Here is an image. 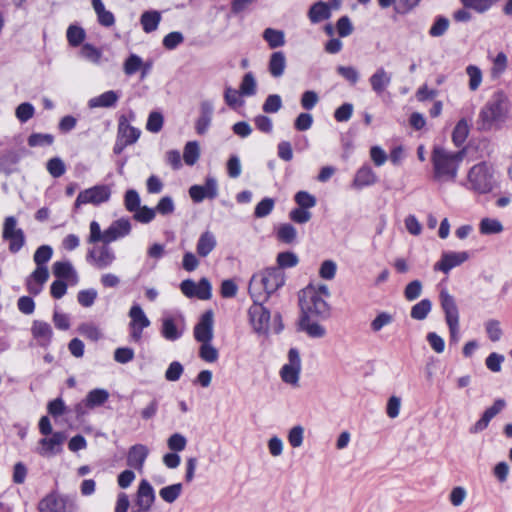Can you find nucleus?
<instances>
[{
  "instance_id": "11",
  "label": "nucleus",
  "mask_w": 512,
  "mask_h": 512,
  "mask_svg": "<svg viewBox=\"0 0 512 512\" xmlns=\"http://www.w3.org/2000/svg\"><path fill=\"white\" fill-rule=\"evenodd\" d=\"M264 302L253 300L248 310L250 324L258 334H266L269 329L270 311L263 306Z\"/></svg>"
},
{
  "instance_id": "28",
  "label": "nucleus",
  "mask_w": 512,
  "mask_h": 512,
  "mask_svg": "<svg viewBox=\"0 0 512 512\" xmlns=\"http://www.w3.org/2000/svg\"><path fill=\"white\" fill-rule=\"evenodd\" d=\"M213 115V106L210 102H202L200 106V116L195 123L196 132L203 135L207 132Z\"/></svg>"
},
{
  "instance_id": "50",
  "label": "nucleus",
  "mask_w": 512,
  "mask_h": 512,
  "mask_svg": "<svg viewBox=\"0 0 512 512\" xmlns=\"http://www.w3.org/2000/svg\"><path fill=\"white\" fill-rule=\"evenodd\" d=\"M288 442L291 447L299 448L304 441V427L301 425H295L288 431Z\"/></svg>"
},
{
  "instance_id": "53",
  "label": "nucleus",
  "mask_w": 512,
  "mask_h": 512,
  "mask_svg": "<svg viewBox=\"0 0 512 512\" xmlns=\"http://www.w3.org/2000/svg\"><path fill=\"white\" fill-rule=\"evenodd\" d=\"M54 142L52 134L33 133L28 138V145L30 147L49 146Z\"/></svg>"
},
{
  "instance_id": "5",
  "label": "nucleus",
  "mask_w": 512,
  "mask_h": 512,
  "mask_svg": "<svg viewBox=\"0 0 512 512\" xmlns=\"http://www.w3.org/2000/svg\"><path fill=\"white\" fill-rule=\"evenodd\" d=\"M301 316L325 319L330 314V307L322 298L316 288L307 286L299 295Z\"/></svg>"
},
{
  "instance_id": "3",
  "label": "nucleus",
  "mask_w": 512,
  "mask_h": 512,
  "mask_svg": "<svg viewBox=\"0 0 512 512\" xmlns=\"http://www.w3.org/2000/svg\"><path fill=\"white\" fill-rule=\"evenodd\" d=\"M508 111V96L501 90L494 92L479 112L478 129L490 131L498 128L506 120Z\"/></svg>"
},
{
  "instance_id": "8",
  "label": "nucleus",
  "mask_w": 512,
  "mask_h": 512,
  "mask_svg": "<svg viewBox=\"0 0 512 512\" xmlns=\"http://www.w3.org/2000/svg\"><path fill=\"white\" fill-rule=\"evenodd\" d=\"M38 510L39 512H75L77 505L69 496L50 493L39 502Z\"/></svg>"
},
{
  "instance_id": "15",
  "label": "nucleus",
  "mask_w": 512,
  "mask_h": 512,
  "mask_svg": "<svg viewBox=\"0 0 512 512\" xmlns=\"http://www.w3.org/2000/svg\"><path fill=\"white\" fill-rule=\"evenodd\" d=\"M183 332L184 324L181 316L167 315L161 319L160 333L164 339L174 342L182 337Z\"/></svg>"
},
{
  "instance_id": "22",
  "label": "nucleus",
  "mask_w": 512,
  "mask_h": 512,
  "mask_svg": "<svg viewBox=\"0 0 512 512\" xmlns=\"http://www.w3.org/2000/svg\"><path fill=\"white\" fill-rule=\"evenodd\" d=\"M148 454L149 449L143 444H135L131 446L127 454V465L141 472Z\"/></svg>"
},
{
  "instance_id": "51",
  "label": "nucleus",
  "mask_w": 512,
  "mask_h": 512,
  "mask_svg": "<svg viewBox=\"0 0 512 512\" xmlns=\"http://www.w3.org/2000/svg\"><path fill=\"white\" fill-rule=\"evenodd\" d=\"M199 356L204 361L213 363L217 361L219 353L218 350L211 345V342H203L199 350Z\"/></svg>"
},
{
  "instance_id": "55",
  "label": "nucleus",
  "mask_w": 512,
  "mask_h": 512,
  "mask_svg": "<svg viewBox=\"0 0 512 512\" xmlns=\"http://www.w3.org/2000/svg\"><path fill=\"white\" fill-rule=\"evenodd\" d=\"M465 8L472 9L477 13H484L492 6V0H460Z\"/></svg>"
},
{
  "instance_id": "19",
  "label": "nucleus",
  "mask_w": 512,
  "mask_h": 512,
  "mask_svg": "<svg viewBox=\"0 0 512 512\" xmlns=\"http://www.w3.org/2000/svg\"><path fill=\"white\" fill-rule=\"evenodd\" d=\"M468 258L469 254L466 251L444 252L441 259L434 265V270H439L447 274L454 267L467 261Z\"/></svg>"
},
{
  "instance_id": "47",
  "label": "nucleus",
  "mask_w": 512,
  "mask_h": 512,
  "mask_svg": "<svg viewBox=\"0 0 512 512\" xmlns=\"http://www.w3.org/2000/svg\"><path fill=\"white\" fill-rule=\"evenodd\" d=\"M450 25L448 18L444 16H437L434 23L429 29L431 37H440L446 33Z\"/></svg>"
},
{
  "instance_id": "36",
  "label": "nucleus",
  "mask_w": 512,
  "mask_h": 512,
  "mask_svg": "<svg viewBox=\"0 0 512 512\" xmlns=\"http://www.w3.org/2000/svg\"><path fill=\"white\" fill-rule=\"evenodd\" d=\"M88 408L93 409L95 407L103 405L109 398V392L102 388L93 389L86 395Z\"/></svg>"
},
{
  "instance_id": "37",
  "label": "nucleus",
  "mask_w": 512,
  "mask_h": 512,
  "mask_svg": "<svg viewBox=\"0 0 512 512\" xmlns=\"http://www.w3.org/2000/svg\"><path fill=\"white\" fill-rule=\"evenodd\" d=\"M276 237L280 242L292 244L296 242L297 230L289 223L281 224L276 231Z\"/></svg>"
},
{
  "instance_id": "2",
  "label": "nucleus",
  "mask_w": 512,
  "mask_h": 512,
  "mask_svg": "<svg viewBox=\"0 0 512 512\" xmlns=\"http://www.w3.org/2000/svg\"><path fill=\"white\" fill-rule=\"evenodd\" d=\"M285 273L280 268L269 267L252 275L248 291L253 300L267 301L285 284Z\"/></svg>"
},
{
  "instance_id": "29",
  "label": "nucleus",
  "mask_w": 512,
  "mask_h": 512,
  "mask_svg": "<svg viewBox=\"0 0 512 512\" xmlns=\"http://www.w3.org/2000/svg\"><path fill=\"white\" fill-rule=\"evenodd\" d=\"M377 182V176L373 169L368 166L364 165L361 168H359L355 174L354 180H353V186L355 188H363L365 186L373 185Z\"/></svg>"
},
{
  "instance_id": "49",
  "label": "nucleus",
  "mask_w": 512,
  "mask_h": 512,
  "mask_svg": "<svg viewBox=\"0 0 512 512\" xmlns=\"http://www.w3.org/2000/svg\"><path fill=\"white\" fill-rule=\"evenodd\" d=\"M78 331L81 335L91 341H98L102 338L101 330L92 323H83L78 327Z\"/></svg>"
},
{
  "instance_id": "62",
  "label": "nucleus",
  "mask_w": 512,
  "mask_h": 512,
  "mask_svg": "<svg viewBox=\"0 0 512 512\" xmlns=\"http://www.w3.org/2000/svg\"><path fill=\"white\" fill-rule=\"evenodd\" d=\"M486 333L493 342L499 341L503 332L498 320L491 319L485 323Z\"/></svg>"
},
{
  "instance_id": "56",
  "label": "nucleus",
  "mask_w": 512,
  "mask_h": 512,
  "mask_svg": "<svg viewBox=\"0 0 512 512\" xmlns=\"http://www.w3.org/2000/svg\"><path fill=\"white\" fill-rule=\"evenodd\" d=\"M276 268L283 270L284 268H291L298 264V257L293 252H281L277 256Z\"/></svg>"
},
{
  "instance_id": "59",
  "label": "nucleus",
  "mask_w": 512,
  "mask_h": 512,
  "mask_svg": "<svg viewBox=\"0 0 512 512\" xmlns=\"http://www.w3.org/2000/svg\"><path fill=\"white\" fill-rule=\"evenodd\" d=\"M167 445L171 451L181 452L187 445V439L180 433H174L168 438Z\"/></svg>"
},
{
  "instance_id": "13",
  "label": "nucleus",
  "mask_w": 512,
  "mask_h": 512,
  "mask_svg": "<svg viewBox=\"0 0 512 512\" xmlns=\"http://www.w3.org/2000/svg\"><path fill=\"white\" fill-rule=\"evenodd\" d=\"M115 259L116 255L113 249L105 243L89 249L86 255L87 262L99 270L110 267Z\"/></svg>"
},
{
  "instance_id": "6",
  "label": "nucleus",
  "mask_w": 512,
  "mask_h": 512,
  "mask_svg": "<svg viewBox=\"0 0 512 512\" xmlns=\"http://www.w3.org/2000/svg\"><path fill=\"white\" fill-rule=\"evenodd\" d=\"M441 307L445 314V320L449 328L450 339L452 342L459 340V312L452 295L446 290L440 292Z\"/></svg>"
},
{
  "instance_id": "20",
  "label": "nucleus",
  "mask_w": 512,
  "mask_h": 512,
  "mask_svg": "<svg viewBox=\"0 0 512 512\" xmlns=\"http://www.w3.org/2000/svg\"><path fill=\"white\" fill-rule=\"evenodd\" d=\"M131 232V222L128 218H120L111 223L105 230V244L127 236Z\"/></svg>"
},
{
  "instance_id": "17",
  "label": "nucleus",
  "mask_w": 512,
  "mask_h": 512,
  "mask_svg": "<svg viewBox=\"0 0 512 512\" xmlns=\"http://www.w3.org/2000/svg\"><path fill=\"white\" fill-rule=\"evenodd\" d=\"M66 440L63 432H54L50 438H42L39 441L38 453L44 457L54 456L62 451V445Z\"/></svg>"
},
{
  "instance_id": "26",
  "label": "nucleus",
  "mask_w": 512,
  "mask_h": 512,
  "mask_svg": "<svg viewBox=\"0 0 512 512\" xmlns=\"http://www.w3.org/2000/svg\"><path fill=\"white\" fill-rule=\"evenodd\" d=\"M140 130L131 126L125 116H121L118 124L117 137L126 142V144L135 143L140 137Z\"/></svg>"
},
{
  "instance_id": "12",
  "label": "nucleus",
  "mask_w": 512,
  "mask_h": 512,
  "mask_svg": "<svg viewBox=\"0 0 512 512\" xmlns=\"http://www.w3.org/2000/svg\"><path fill=\"white\" fill-rule=\"evenodd\" d=\"M301 372V358L298 349L291 348L288 352V363L284 364L280 370V377L283 382L298 386Z\"/></svg>"
},
{
  "instance_id": "64",
  "label": "nucleus",
  "mask_w": 512,
  "mask_h": 512,
  "mask_svg": "<svg viewBox=\"0 0 512 512\" xmlns=\"http://www.w3.org/2000/svg\"><path fill=\"white\" fill-rule=\"evenodd\" d=\"M184 41V36L181 32H178V31H174V32H170L168 33L164 38H163V46L168 49V50H173L175 49L178 45H180L181 43H183Z\"/></svg>"
},
{
  "instance_id": "1",
  "label": "nucleus",
  "mask_w": 512,
  "mask_h": 512,
  "mask_svg": "<svg viewBox=\"0 0 512 512\" xmlns=\"http://www.w3.org/2000/svg\"><path fill=\"white\" fill-rule=\"evenodd\" d=\"M464 157V150L453 152L444 147L435 146L431 153L434 181L439 183L454 182Z\"/></svg>"
},
{
  "instance_id": "58",
  "label": "nucleus",
  "mask_w": 512,
  "mask_h": 512,
  "mask_svg": "<svg viewBox=\"0 0 512 512\" xmlns=\"http://www.w3.org/2000/svg\"><path fill=\"white\" fill-rule=\"evenodd\" d=\"M35 109L32 104L28 102L21 103L15 110V115L22 123L27 122L34 116Z\"/></svg>"
},
{
  "instance_id": "32",
  "label": "nucleus",
  "mask_w": 512,
  "mask_h": 512,
  "mask_svg": "<svg viewBox=\"0 0 512 512\" xmlns=\"http://www.w3.org/2000/svg\"><path fill=\"white\" fill-rule=\"evenodd\" d=\"M313 318L314 317L301 316L299 320L301 330L305 331L312 338L324 337L326 329L317 322H313Z\"/></svg>"
},
{
  "instance_id": "39",
  "label": "nucleus",
  "mask_w": 512,
  "mask_h": 512,
  "mask_svg": "<svg viewBox=\"0 0 512 512\" xmlns=\"http://www.w3.org/2000/svg\"><path fill=\"white\" fill-rule=\"evenodd\" d=\"M469 134V124L466 119L457 122L452 132V141L456 146H461L467 139Z\"/></svg>"
},
{
  "instance_id": "31",
  "label": "nucleus",
  "mask_w": 512,
  "mask_h": 512,
  "mask_svg": "<svg viewBox=\"0 0 512 512\" xmlns=\"http://www.w3.org/2000/svg\"><path fill=\"white\" fill-rule=\"evenodd\" d=\"M161 13L157 10H148L142 13L140 24L145 33H152L158 29L161 22Z\"/></svg>"
},
{
  "instance_id": "45",
  "label": "nucleus",
  "mask_w": 512,
  "mask_h": 512,
  "mask_svg": "<svg viewBox=\"0 0 512 512\" xmlns=\"http://www.w3.org/2000/svg\"><path fill=\"white\" fill-rule=\"evenodd\" d=\"M182 492V484L176 483L173 485L165 486L159 491L160 497L167 503H173L177 500Z\"/></svg>"
},
{
  "instance_id": "41",
  "label": "nucleus",
  "mask_w": 512,
  "mask_h": 512,
  "mask_svg": "<svg viewBox=\"0 0 512 512\" xmlns=\"http://www.w3.org/2000/svg\"><path fill=\"white\" fill-rule=\"evenodd\" d=\"M432 309V303L429 299H422L412 308L410 315L415 320H424Z\"/></svg>"
},
{
  "instance_id": "43",
  "label": "nucleus",
  "mask_w": 512,
  "mask_h": 512,
  "mask_svg": "<svg viewBox=\"0 0 512 512\" xmlns=\"http://www.w3.org/2000/svg\"><path fill=\"white\" fill-rule=\"evenodd\" d=\"M67 40L72 47L79 46L85 39L86 33L84 29L77 25H70L67 29Z\"/></svg>"
},
{
  "instance_id": "35",
  "label": "nucleus",
  "mask_w": 512,
  "mask_h": 512,
  "mask_svg": "<svg viewBox=\"0 0 512 512\" xmlns=\"http://www.w3.org/2000/svg\"><path fill=\"white\" fill-rule=\"evenodd\" d=\"M53 274L60 279L77 278V273L68 261H57L53 264Z\"/></svg>"
},
{
  "instance_id": "34",
  "label": "nucleus",
  "mask_w": 512,
  "mask_h": 512,
  "mask_svg": "<svg viewBox=\"0 0 512 512\" xmlns=\"http://www.w3.org/2000/svg\"><path fill=\"white\" fill-rule=\"evenodd\" d=\"M262 36L271 49L282 47L285 44V34L281 30L266 28Z\"/></svg>"
},
{
  "instance_id": "61",
  "label": "nucleus",
  "mask_w": 512,
  "mask_h": 512,
  "mask_svg": "<svg viewBox=\"0 0 512 512\" xmlns=\"http://www.w3.org/2000/svg\"><path fill=\"white\" fill-rule=\"evenodd\" d=\"M212 296V287L207 278H202L196 283V298L209 300Z\"/></svg>"
},
{
  "instance_id": "27",
  "label": "nucleus",
  "mask_w": 512,
  "mask_h": 512,
  "mask_svg": "<svg viewBox=\"0 0 512 512\" xmlns=\"http://www.w3.org/2000/svg\"><path fill=\"white\" fill-rule=\"evenodd\" d=\"M287 66V59L283 51H276L270 55L268 61V71L274 78L283 76Z\"/></svg>"
},
{
  "instance_id": "18",
  "label": "nucleus",
  "mask_w": 512,
  "mask_h": 512,
  "mask_svg": "<svg viewBox=\"0 0 512 512\" xmlns=\"http://www.w3.org/2000/svg\"><path fill=\"white\" fill-rule=\"evenodd\" d=\"M194 337L198 342H211L213 338V312L211 310L202 314L194 327Z\"/></svg>"
},
{
  "instance_id": "52",
  "label": "nucleus",
  "mask_w": 512,
  "mask_h": 512,
  "mask_svg": "<svg viewBox=\"0 0 512 512\" xmlns=\"http://www.w3.org/2000/svg\"><path fill=\"white\" fill-rule=\"evenodd\" d=\"M124 205L127 211L134 213L140 207V196L134 189H129L124 195Z\"/></svg>"
},
{
  "instance_id": "16",
  "label": "nucleus",
  "mask_w": 512,
  "mask_h": 512,
  "mask_svg": "<svg viewBox=\"0 0 512 512\" xmlns=\"http://www.w3.org/2000/svg\"><path fill=\"white\" fill-rule=\"evenodd\" d=\"M189 195L196 203L202 202L205 198L214 199L218 195L217 181L214 178H207L204 185L191 186Z\"/></svg>"
},
{
  "instance_id": "23",
  "label": "nucleus",
  "mask_w": 512,
  "mask_h": 512,
  "mask_svg": "<svg viewBox=\"0 0 512 512\" xmlns=\"http://www.w3.org/2000/svg\"><path fill=\"white\" fill-rule=\"evenodd\" d=\"M33 337L42 347H48L51 343L53 331L49 323L35 320L31 327Z\"/></svg>"
},
{
  "instance_id": "14",
  "label": "nucleus",
  "mask_w": 512,
  "mask_h": 512,
  "mask_svg": "<svg viewBox=\"0 0 512 512\" xmlns=\"http://www.w3.org/2000/svg\"><path fill=\"white\" fill-rule=\"evenodd\" d=\"M156 499L152 485L143 479L140 481L135 494L132 512H148Z\"/></svg>"
},
{
  "instance_id": "54",
  "label": "nucleus",
  "mask_w": 512,
  "mask_h": 512,
  "mask_svg": "<svg viewBox=\"0 0 512 512\" xmlns=\"http://www.w3.org/2000/svg\"><path fill=\"white\" fill-rule=\"evenodd\" d=\"M294 200L299 208L310 209L316 205V198L307 191H299L295 194Z\"/></svg>"
},
{
  "instance_id": "63",
  "label": "nucleus",
  "mask_w": 512,
  "mask_h": 512,
  "mask_svg": "<svg viewBox=\"0 0 512 512\" xmlns=\"http://www.w3.org/2000/svg\"><path fill=\"white\" fill-rule=\"evenodd\" d=\"M47 170L53 177L58 178L65 173L66 167L62 159L54 157L47 162Z\"/></svg>"
},
{
  "instance_id": "7",
  "label": "nucleus",
  "mask_w": 512,
  "mask_h": 512,
  "mask_svg": "<svg viewBox=\"0 0 512 512\" xmlns=\"http://www.w3.org/2000/svg\"><path fill=\"white\" fill-rule=\"evenodd\" d=\"M111 188L108 185H95L81 191L74 203V209H79L82 205L92 204L99 206L110 200Z\"/></svg>"
},
{
  "instance_id": "42",
  "label": "nucleus",
  "mask_w": 512,
  "mask_h": 512,
  "mask_svg": "<svg viewBox=\"0 0 512 512\" xmlns=\"http://www.w3.org/2000/svg\"><path fill=\"white\" fill-rule=\"evenodd\" d=\"M239 90L243 96H253L256 94L257 82L252 72H247L243 76Z\"/></svg>"
},
{
  "instance_id": "60",
  "label": "nucleus",
  "mask_w": 512,
  "mask_h": 512,
  "mask_svg": "<svg viewBox=\"0 0 512 512\" xmlns=\"http://www.w3.org/2000/svg\"><path fill=\"white\" fill-rule=\"evenodd\" d=\"M274 208V200L272 198L262 199L255 207L254 215L257 218L268 216Z\"/></svg>"
},
{
  "instance_id": "4",
  "label": "nucleus",
  "mask_w": 512,
  "mask_h": 512,
  "mask_svg": "<svg viewBox=\"0 0 512 512\" xmlns=\"http://www.w3.org/2000/svg\"><path fill=\"white\" fill-rule=\"evenodd\" d=\"M463 185L468 190L478 194H487L491 192L496 186L492 166L486 162H480L473 165L469 169L467 181Z\"/></svg>"
},
{
  "instance_id": "30",
  "label": "nucleus",
  "mask_w": 512,
  "mask_h": 512,
  "mask_svg": "<svg viewBox=\"0 0 512 512\" xmlns=\"http://www.w3.org/2000/svg\"><path fill=\"white\" fill-rule=\"evenodd\" d=\"M331 17V7L328 3L318 1L314 3L309 11L308 18L313 24H317L321 21L327 20Z\"/></svg>"
},
{
  "instance_id": "9",
  "label": "nucleus",
  "mask_w": 512,
  "mask_h": 512,
  "mask_svg": "<svg viewBox=\"0 0 512 512\" xmlns=\"http://www.w3.org/2000/svg\"><path fill=\"white\" fill-rule=\"evenodd\" d=\"M17 219L14 216H8L3 223L2 238L9 242V250L17 253L25 244V235L21 228L17 227Z\"/></svg>"
},
{
  "instance_id": "46",
  "label": "nucleus",
  "mask_w": 512,
  "mask_h": 512,
  "mask_svg": "<svg viewBox=\"0 0 512 512\" xmlns=\"http://www.w3.org/2000/svg\"><path fill=\"white\" fill-rule=\"evenodd\" d=\"M479 230L482 234H498L503 231V225L497 219L484 218L481 220Z\"/></svg>"
},
{
  "instance_id": "40",
  "label": "nucleus",
  "mask_w": 512,
  "mask_h": 512,
  "mask_svg": "<svg viewBox=\"0 0 512 512\" xmlns=\"http://www.w3.org/2000/svg\"><path fill=\"white\" fill-rule=\"evenodd\" d=\"M200 157V148L199 144L196 141H189L186 143L184 147L183 159L184 162L192 166L194 165Z\"/></svg>"
},
{
  "instance_id": "57",
  "label": "nucleus",
  "mask_w": 512,
  "mask_h": 512,
  "mask_svg": "<svg viewBox=\"0 0 512 512\" xmlns=\"http://www.w3.org/2000/svg\"><path fill=\"white\" fill-rule=\"evenodd\" d=\"M156 216L155 209L147 206H140L133 214V218L140 223H150Z\"/></svg>"
},
{
  "instance_id": "38",
  "label": "nucleus",
  "mask_w": 512,
  "mask_h": 512,
  "mask_svg": "<svg viewBox=\"0 0 512 512\" xmlns=\"http://www.w3.org/2000/svg\"><path fill=\"white\" fill-rule=\"evenodd\" d=\"M79 54L83 59L93 64L99 65L101 63L102 51L90 43L83 44Z\"/></svg>"
},
{
  "instance_id": "33",
  "label": "nucleus",
  "mask_w": 512,
  "mask_h": 512,
  "mask_svg": "<svg viewBox=\"0 0 512 512\" xmlns=\"http://www.w3.org/2000/svg\"><path fill=\"white\" fill-rule=\"evenodd\" d=\"M92 7L97 15L100 25L104 27H111L115 23V17L111 11L105 9L101 0H92Z\"/></svg>"
},
{
  "instance_id": "44",
  "label": "nucleus",
  "mask_w": 512,
  "mask_h": 512,
  "mask_svg": "<svg viewBox=\"0 0 512 512\" xmlns=\"http://www.w3.org/2000/svg\"><path fill=\"white\" fill-rule=\"evenodd\" d=\"M466 74L469 77L468 86L471 91H476L482 83V71L476 65H468L466 67Z\"/></svg>"
},
{
  "instance_id": "48",
  "label": "nucleus",
  "mask_w": 512,
  "mask_h": 512,
  "mask_svg": "<svg viewBox=\"0 0 512 512\" xmlns=\"http://www.w3.org/2000/svg\"><path fill=\"white\" fill-rule=\"evenodd\" d=\"M53 249L49 245H42L37 248L34 253L33 260L36 266H46L45 264L49 262L52 258Z\"/></svg>"
},
{
  "instance_id": "25",
  "label": "nucleus",
  "mask_w": 512,
  "mask_h": 512,
  "mask_svg": "<svg viewBox=\"0 0 512 512\" xmlns=\"http://www.w3.org/2000/svg\"><path fill=\"white\" fill-rule=\"evenodd\" d=\"M217 239L213 232L206 230L198 238L196 252L200 257H207L216 247Z\"/></svg>"
},
{
  "instance_id": "10",
  "label": "nucleus",
  "mask_w": 512,
  "mask_h": 512,
  "mask_svg": "<svg viewBox=\"0 0 512 512\" xmlns=\"http://www.w3.org/2000/svg\"><path fill=\"white\" fill-rule=\"evenodd\" d=\"M128 315L131 341L138 343L142 339L143 330L149 327L151 322L139 304H133Z\"/></svg>"
},
{
  "instance_id": "21",
  "label": "nucleus",
  "mask_w": 512,
  "mask_h": 512,
  "mask_svg": "<svg viewBox=\"0 0 512 512\" xmlns=\"http://www.w3.org/2000/svg\"><path fill=\"white\" fill-rule=\"evenodd\" d=\"M391 82L392 74L386 71L383 67L377 68L369 78L371 89L378 96L385 92Z\"/></svg>"
},
{
  "instance_id": "24",
  "label": "nucleus",
  "mask_w": 512,
  "mask_h": 512,
  "mask_svg": "<svg viewBox=\"0 0 512 512\" xmlns=\"http://www.w3.org/2000/svg\"><path fill=\"white\" fill-rule=\"evenodd\" d=\"M120 98V94L117 91L109 90L99 96L93 97L88 101V107L94 108H112L114 107Z\"/></svg>"
}]
</instances>
